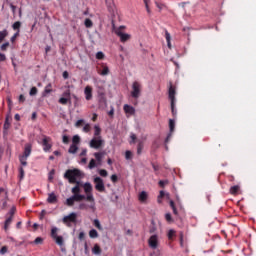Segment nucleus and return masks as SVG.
<instances>
[{
	"mask_svg": "<svg viewBox=\"0 0 256 256\" xmlns=\"http://www.w3.org/2000/svg\"><path fill=\"white\" fill-rule=\"evenodd\" d=\"M85 27L90 28L93 27V21L91 19L87 18L84 22Z\"/></svg>",
	"mask_w": 256,
	"mask_h": 256,
	"instance_id": "nucleus-33",
	"label": "nucleus"
},
{
	"mask_svg": "<svg viewBox=\"0 0 256 256\" xmlns=\"http://www.w3.org/2000/svg\"><path fill=\"white\" fill-rule=\"evenodd\" d=\"M81 187H83L82 183H78L71 189V193H73L72 197H74V201H83L87 199V196L80 194L81 193Z\"/></svg>",
	"mask_w": 256,
	"mask_h": 256,
	"instance_id": "nucleus-3",
	"label": "nucleus"
},
{
	"mask_svg": "<svg viewBox=\"0 0 256 256\" xmlns=\"http://www.w3.org/2000/svg\"><path fill=\"white\" fill-rule=\"evenodd\" d=\"M6 59H7V57L5 56V54L0 53V62L5 61Z\"/></svg>",
	"mask_w": 256,
	"mask_h": 256,
	"instance_id": "nucleus-64",
	"label": "nucleus"
},
{
	"mask_svg": "<svg viewBox=\"0 0 256 256\" xmlns=\"http://www.w3.org/2000/svg\"><path fill=\"white\" fill-rule=\"evenodd\" d=\"M105 57V54L103 52H97L96 59H103Z\"/></svg>",
	"mask_w": 256,
	"mask_h": 256,
	"instance_id": "nucleus-53",
	"label": "nucleus"
},
{
	"mask_svg": "<svg viewBox=\"0 0 256 256\" xmlns=\"http://www.w3.org/2000/svg\"><path fill=\"white\" fill-rule=\"evenodd\" d=\"M150 233H155L157 231V227H155V224L152 222V226L150 227Z\"/></svg>",
	"mask_w": 256,
	"mask_h": 256,
	"instance_id": "nucleus-58",
	"label": "nucleus"
},
{
	"mask_svg": "<svg viewBox=\"0 0 256 256\" xmlns=\"http://www.w3.org/2000/svg\"><path fill=\"white\" fill-rule=\"evenodd\" d=\"M16 211H17V208H16L15 206H13V207L10 209L9 213H8L9 217H13V216L15 215V212H16Z\"/></svg>",
	"mask_w": 256,
	"mask_h": 256,
	"instance_id": "nucleus-40",
	"label": "nucleus"
},
{
	"mask_svg": "<svg viewBox=\"0 0 256 256\" xmlns=\"http://www.w3.org/2000/svg\"><path fill=\"white\" fill-rule=\"evenodd\" d=\"M92 253L94 255H101V248L99 247V245H95L92 249Z\"/></svg>",
	"mask_w": 256,
	"mask_h": 256,
	"instance_id": "nucleus-27",
	"label": "nucleus"
},
{
	"mask_svg": "<svg viewBox=\"0 0 256 256\" xmlns=\"http://www.w3.org/2000/svg\"><path fill=\"white\" fill-rule=\"evenodd\" d=\"M83 131H84V133H89V131H91V125L86 124V125L83 127Z\"/></svg>",
	"mask_w": 256,
	"mask_h": 256,
	"instance_id": "nucleus-46",
	"label": "nucleus"
},
{
	"mask_svg": "<svg viewBox=\"0 0 256 256\" xmlns=\"http://www.w3.org/2000/svg\"><path fill=\"white\" fill-rule=\"evenodd\" d=\"M62 141L65 144L69 143V137L64 135L63 138H62Z\"/></svg>",
	"mask_w": 256,
	"mask_h": 256,
	"instance_id": "nucleus-61",
	"label": "nucleus"
},
{
	"mask_svg": "<svg viewBox=\"0 0 256 256\" xmlns=\"http://www.w3.org/2000/svg\"><path fill=\"white\" fill-rule=\"evenodd\" d=\"M103 145H105V140L101 136L94 137L89 143L91 149H101Z\"/></svg>",
	"mask_w": 256,
	"mask_h": 256,
	"instance_id": "nucleus-5",
	"label": "nucleus"
},
{
	"mask_svg": "<svg viewBox=\"0 0 256 256\" xmlns=\"http://www.w3.org/2000/svg\"><path fill=\"white\" fill-rule=\"evenodd\" d=\"M94 226L96 229H99V231H103V226H101V222H99V219L94 220Z\"/></svg>",
	"mask_w": 256,
	"mask_h": 256,
	"instance_id": "nucleus-30",
	"label": "nucleus"
},
{
	"mask_svg": "<svg viewBox=\"0 0 256 256\" xmlns=\"http://www.w3.org/2000/svg\"><path fill=\"white\" fill-rule=\"evenodd\" d=\"M62 221L65 225L71 227V223H77V213L72 212L69 215L64 216Z\"/></svg>",
	"mask_w": 256,
	"mask_h": 256,
	"instance_id": "nucleus-7",
	"label": "nucleus"
},
{
	"mask_svg": "<svg viewBox=\"0 0 256 256\" xmlns=\"http://www.w3.org/2000/svg\"><path fill=\"white\" fill-rule=\"evenodd\" d=\"M51 84H48L46 87H45V89H44V92L45 93H51L53 90L51 89Z\"/></svg>",
	"mask_w": 256,
	"mask_h": 256,
	"instance_id": "nucleus-49",
	"label": "nucleus"
},
{
	"mask_svg": "<svg viewBox=\"0 0 256 256\" xmlns=\"http://www.w3.org/2000/svg\"><path fill=\"white\" fill-rule=\"evenodd\" d=\"M79 209H81V210H83V209H89V205L87 206V204L81 203V204H79Z\"/></svg>",
	"mask_w": 256,
	"mask_h": 256,
	"instance_id": "nucleus-56",
	"label": "nucleus"
},
{
	"mask_svg": "<svg viewBox=\"0 0 256 256\" xmlns=\"http://www.w3.org/2000/svg\"><path fill=\"white\" fill-rule=\"evenodd\" d=\"M106 1V7L110 13L115 11V2L113 0H105Z\"/></svg>",
	"mask_w": 256,
	"mask_h": 256,
	"instance_id": "nucleus-17",
	"label": "nucleus"
},
{
	"mask_svg": "<svg viewBox=\"0 0 256 256\" xmlns=\"http://www.w3.org/2000/svg\"><path fill=\"white\" fill-rule=\"evenodd\" d=\"M169 128L171 133L175 131V121L173 119L169 120ZM171 133H169V135L167 136L166 143H169V139H171Z\"/></svg>",
	"mask_w": 256,
	"mask_h": 256,
	"instance_id": "nucleus-15",
	"label": "nucleus"
},
{
	"mask_svg": "<svg viewBox=\"0 0 256 256\" xmlns=\"http://www.w3.org/2000/svg\"><path fill=\"white\" fill-rule=\"evenodd\" d=\"M64 178L68 179L69 183L78 185L83 179V172L79 169H69L65 172Z\"/></svg>",
	"mask_w": 256,
	"mask_h": 256,
	"instance_id": "nucleus-1",
	"label": "nucleus"
},
{
	"mask_svg": "<svg viewBox=\"0 0 256 256\" xmlns=\"http://www.w3.org/2000/svg\"><path fill=\"white\" fill-rule=\"evenodd\" d=\"M172 115L175 117L177 115V109L175 108V102H171Z\"/></svg>",
	"mask_w": 256,
	"mask_h": 256,
	"instance_id": "nucleus-34",
	"label": "nucleus"
},
{
	"mask_svg": "<svg viewBox=\"0 0 256 256\" xmlns=\"http://www.w3.org/2000/svg\"><path fill=\"white\" fill-rule=\"evenodd\" d=\"M78 239H80V241H83V239H85V232H80L78 235Z\"/></svg>",
	"mask_w": 256,
	"mask_h": 256,
	"instance_id": "nucleus-59",
	"label": "nucleus"
},
{
	"mask_svg": "<svg viewBox=\"0 0 256 256\" xmlns=\"http://www.w3.org/2000/svg\"><path fill=\"white\" fill-rule=\"evenodd\" d=\"M51 138L47 137V136H43L42 139V146H43V151H45V153H47V151L51 150Z\"/></svg>",
	"mask_w": 256,
	"mask_h": 256,
	"instance_id": "nucleus-11",
	"label": "nucleus"
},
{
	"mask_svg": "<svg viewBox=\"0 0 256 256\" xmlns=\"http://www.w3.org/2000/svg\"><path fill=\"white\" fill-rule=\"evenodd\" d=\"M111 181H112V183H117V175L113 174L111 176Z\"/></svg>",
	"mask_w": 256,
	"mask_h": 256,
	"instance_id": "nucleus-63",
	"label": "nucleus"
},
{
	"mask_svg": "<svg viewBox=\"0 0 256 256\" xmlns=\"http://www.w3.org/2000/svg\"><path fill=\"white\" fill-rule=\"evenodd\" d=\"M155 5H156V7L159 8V11H162V9H165V4H161V3L156 1Z\"/></svg>",
	"mask_w": 256,
	"mask_h": 256,
	"instance_id": "nucleus-47",
	"label": "nucleus"
},
{
	"mask_svg": "<svg viewBox=\"0 0 256 256\" xmlns=\"http://www.w3.org/2000/svg\"><path fill=\"white\" fill-rule=\"evenodd\" d=\"M239 191V186L238 185H236V186H232L231 188H230V193L232 194V195H236V193Z\"/></svg>",
	"mask_w": 256,
	"mask_h": 256,
	"instance_id": "nucleus-31",
	"label": "nucleus"
},
{
	"mask_svg": "<svg viewBox=\"0 0 256 256\" xmlns=\"http://www.w3.org/2000/svg\"><path fill=\"white\" fill-rule=\"evenodd\" d=\"M132 157H133V152L127 150V151L125 152V159L129 160V159H131Z\"/></svg>",
	"mask_w": 256,
	"mask_h": 256,
	"instance_id": "nucleus-39",
	"label": "nucleus"
},
{
	"mask_svg": "<svg viewBox=\"0 0 256 256\" xmlns=\"http://www.w3.org/2000/svg\"><path fill=\"white\" fill-rule=\"evenodd\" d=\"M165 219L168 221V223H171L173 221V218L171 217V213L165 214Z\"/></svg>",
	"mask_w": 256,
	"mask_h": 256,
	"instance_id": "nucleus-44",
	"label": "nucleus"
},
{
	"mask_svg": "<svg viewBox=\"0 0 256 256\" xmlns=\"http://www.w3.org/2000/svg\"><path fill=\"white\" fill-rule=\"evenodd\" d=\"M57 231H59L58 227H52L51 229V237L54 238L57 245L62 247L63 245V236L57 235Z\"/></svg>",
	"mask_w": 256,
	"mask_h": 256,
	"instance_id": "nucleus-8",
	"label": "nucleus"
},
{
	"mask_svg": "<svg viewBox=\"0 0 256 256\" xmlns=\"http://www.w3.org/2000/svg\"><path fill=\"white\" fill-rule=\"evenodd\" d=\"M89 237L90 239H97V237H99V232H97L95 229H92L89 231Z\"/></svg>",
	"mask_w": 256,
	"mask_h": 256,
	"instance_id": "nucleus-23",
	"label": "nucleus"
},
{
	"mask_svg": "<svg viewBox=\"0 0 256 256\" xmlns=\"http://www.w3.org/2000/svg\"><path fill=\"white\" fill-rule=\"evenodd\" d=\"M78 150H79V147H77V144H72L68 150V153L75 155V153H77Z\"/></svg>",
	"mask_w": 256,
	"mask_h": 256,
	"instance_id": "nucleus-22",
	"label": "nucleus"
},
{
	"mask_svg": "<svg viewBox=\"0 0 256 256\" xmlns=\"http://www.w3.org/2000/svg\"><path fill=\"white\" fill-rule=\"evenodd\" d=\"M99 175H101V177H107V175H108L107 170H105V169L100 170Z\"/></svg>",
	"mask_w": 256,
	"mask_h": 256,
	"instance_id": "nucleus-50",
	"label": "nucleus"
},
{
	"mask_svg": "<svg viewBox=\"0 0 256 256\" xmlns=\"http://www.w3.org/2000/svg\"><path fill=\"white\" fill-rule=\"evenodd\" d=\"M82 123H83V119L78 120V121L75 123V127H81Z\"/></svg>",
	"mask_w": 256,
	"mask_h": 256,
	"instance_id": "nucleus-62",
	"label": "nucleus"
},
{
	"mask_svg": "<svg viewBox=\"0 0 256 256\" xmlns=\"http://www.w3.org/2000/svg\"><path fill=\"white\" fill-rule=\"evenodd\" d=\"M143 141H145V138L138 139V146H137L138 155H141V153H143V147H144Z\"/></svg>",
	"mask_w": 256,
	"mask_h": 256,
	"instance_id": "nucleus-19",
	"label": "nucleus"
},
{
	"mask_svg": "<svg viewBox=\"0 0 256 256\" xmlns=\"http://www.w3.org/2000/svg\"><path fill=\"white\" fill-rule=\"evenodd\" d=\"M124 111L125 113H127V115H135V108L128 104L124 105Z\"/></svg>",
	"mask_w": 256,
	"mask_h": 256,
	"instance_id": "nucleus-16",
	"label": "nucleus"
},
{
	"mask_svg": "<svg viewBox=\"0 0 256 256\" xmlns=\"http://www.w3.org/2000/svg\"><path fill=\"white\" fill-rule=\"evenodd\" d=\"M53 175H55V170H51L49 172V176H48L49 181H53Z\"/></svg>",
	"mask_w": 256,
	"mask_h": 256,
	"instance_id": "nucleus-55",
	"label": "nucleus"
},
{
	"mask_svg": "<svg viewBox=\"0 0 256 256\" xmlns=\"http://www.w3.org/2000/svg\"><path fill=\"white\" fill-rule=\"evenodd\" d=\"M12 222H13V216H9L5 221V225H4L5 231L9 229V225H11Z\"/></svg>",
	"mask_w": 256,
	"mask_h": 256,
	"instance_id": "nucleus-24",
	"label": "nucleus"
},
{
	"mask_svg": "<svg viewBox=\"0 0 256 256\" xmlns=\"http://www.w3.org/2000/svg\"><path fill=\"white\" fill-rule=\"evenodd\" d=\"M84 95L86 101H91L93 99V88H91V86H86L84 89Z\"/></svg>",
	"mask_w": 256,
	"mask_h": 256,
	"instance_id": "nucleus-12",
	"label": "nucleus"
},
{
	"mask_svg": "<svg viewBox=\"0 0 256 256\" xmlns=\"http://www.w3.org/2000/svg\"><path fill=\"white\" fill-rule=\"evenodd\" d=\"M84 191L86 193V201L90 202L89 209H92V211H95V197H93V186L91 183L86 182L84 185Z\"/></svg>",
	"mask_w": 256,
	"mask_h": 256,
	"instance_id": "nucleus-2",
	"label": "nucleus"
},
{
	"mask_svg": "<svg viewBox=\"0 0 256 256\" xmlns=\"http://www.w3.org/2000/svg\"><path fill=\"white\" fill-rule=\"evenodd\" d=\"M161 197H167V199H169V193H165L164 191H160L159 199H161Z\"/></svg>",
	"mask_w": 256,
	"mask_h": 256,
	"instance_id": "nucleus-51",
	"label": "nucleus"
},
{
	"mask_svg": "<svg viewBox=\"0 0 256 256\" xmlns=\"http://www.w3.org/2000/svg\"><path fill=\"white\" fill-rule=\"evenodd\" d=\"M34 243H36V245H39V244L43 243V238L37 237V238L34 240Z\"/></svg>",
	"mask_w": 256,
	"mask_h": 256,
	"instance_id": "nucleus-54",
	"label": "nucleus"
},
{
	"mask_svg": "<svg viewBox=\"0 0 256 256\" xmlns=\"http://www.w3.org/2000/svg\"><path fill=\"white\" fill-rule=\"evenodd\" d=\"M7 35H9L7 30L0 31V43L5 40V37H7Z\"/></svg>",
	"mask_w": 256,
	"mask_h": 256,
	"instance_id": "nucleus-29",
	"label": "nucleus"
},
{
	"mask_svg": "<svg viewBox=\"0 0 256 256\" xmlns=\"http://www.w3.org/2000/svg\"><path fill=\"white\" fill-rule=\"evenodd\" d=\"M7 251H8L7 246H3V247L1 248V250H0V253H1V255H5V253H7Z\"/></svg>",
	"mask_w": 256,
	"mask_h": 256,
	"instance_id": "nucleus-57",
	"label": "nucleus"
},
{
	"mask_svg": "<svg viewBox=\"0 0 256 256\" xmlns=\"http://www.w3.org/2000/svg\"><path fill=\"white\" fill-rule=\"evenodd\" d=\"M13 29L17 31V29L21 28V22L17 21L12 25Z\"/></svg>",
	"mask_w": 256,
	"mask_h": 256,
	"instance_id": "nucleus-41",
	"label": "nucleus"
},
{
	"mask_svg": "<svg viewBox=\"0 0 256 256\" xmlns=\"http://www.w3.org/2000/svg\"><path fill=\"white\" fill-rule=\"evenodd\" d=\"M63 98L71 100V91L67 90L62 94Z\"/></svg>",
	"mask_w": 256,
	"mask_h": 256,
	"instance_id": "nucleus-36",
	"label": "nucleus"
},
{
	"mask_svg": "<svg viewBox=\"0 0 256 256\" xmlns=\"http://www.w3.org/2000/svg\"><path fill=\"white\" fill-rule=\"evenodd\" d=\"M116 35L120 37V41H122V43H125V41H129L131 39V35L123 33L121 30H116Z\"/></svg>",
	"mask_w": 256,
	"mask_h": 256,
	"instance_id": "nucleus-13",
	"label": "nucleus"
},
{
	"mask_svg": "<svg viewBox=\"0 0 256 256\" xmlns=\"http://www.w3.org/2000/svg\"><path fill=\"white\" fill-rule=\"evenodd\" d=\"M66 205H68V207H73V205H75V198L71 196L70 198L66 199Z\"/></svg>",
	"mask_w": 256,
	"mask_h": 256,
	"instance_id": "nucleus-26",
	"label": "nucleus"
},
{
	"mask_svg": "<svg viewBox=\"0 0 256 256\" xmlns=\"http://www.w3.org/2000/svg\"><path fill=\"white\" fill-rule=\"evenodd\" d=\"M89 169H95V167H97V164L95 162V159H91L89 162Z\"/></svg>",
	"mask_w": 256,
	"mask_h": 256,
	"instance_id": "nucleus-35",
	"label": "nucleus"
},
{
	"mask_svg": "<svg viewBox=\"0 0 256 256\" xmlns=\"http://www.w3.org/2000/svg\"><path fill=\"white\" fill-rule=\"evenodd\" d=\"M165 38L167 41L168 48L171 49V34L167 30L165 31Z\"/></svg>",
	"mask_w": 256,
	"mask_h": 256,
	"instance_id": "nucleus-25",
	"label": "nucleus"
},
{
	"mask_svg": "<svg viewBox=\"0 0 256 256\" xmlns=\"http://www.w3.org/2000/svg\"><path fill=\"white\" fill-rule=\"evenodd\" d=\"M19 103H25V96L23 94L19 96Z\"/></svg>",
	"mask_w": 256,
	"mask_h": 256,
	"instance_id": "nucleus-60",
	"label": "nucleus"
},
{
	"mask_svg": "<svg viewBox=\"0 0 256 256\" xmlns=\"http://www.w3.org/2000/svg\"><path fill=\"white\" fill-rule=\"evenodd\" d=\"M148 245L151 249H159V236L157 234L152 235L148 239Z\"/></svg>",
	"mask_w": 256,
	"mask_h": 256,
	"instance_id": "nucleus-9",
	"label": "nucleus"
},
{
	"mask_svg": "<svg viewBox=\"0 0 256 256\" xmlns=\"http://www.w3.org/2000/svg\"><path fill=\"white\" fill-rule=\"evenodd\" d=\"M175 237V230H169L168 232V239H173Z\"/></svg>",
	"mask_w": 256,
	"mask_h": 256,
	"instance_id": "nucleus-43",
	"label": "nucleus"
},
{
	"mask_svg": "<svg viewBox=\"0 0 256 256\" xmlns=\"http://www.w3.org/2000/svg\"><path fill=\"white\" fill-rule=\"evenodd\" d=\"M29 95H31V96L37 95V87H32L29 92Z\"/></svg>",
	"mask_w": 256,
	"mask_h": 256,
	"instance_id": "nucleus-48",
	"label": "nucleus"
},
{
	"mask_svg": "<svg viewBox=\"0 0 256 256\" xmlns=\"http://www.w3.org/2000/svg\"><path fill=\"white\" fill-rule=\"evenodd\" d=\"M31 149V144H26L24 148V154L19 158L20 163L21 165H23V167L27 166V158L29 157V155H31Z\"/></svg>",
	"mask_w": 256,
	"mask_h": 256,
	"instance_id": "nucleus-6",
	"label": "nucleus"
},
{
	"mask_svg": "<svg viewBox=\"0 0 256 256\" xmlns=\"http://www.w3.org/2000/svg\"><path fill=\"white\" fill-rule=\"evenodd\" d=\"M144 3H145V7H146V10H147V13H151V9H149V0H143Z\"/></svg>",
	"mask_w": 256,
	"mask_h": 256,
	"instance_id": "nucleus-52",
	"label": "nucleus"
},
{
	"mask_svg": "<svg viewBox=\"0 0 256 256\" xmlns=\"http://www.w3.org/2000/svg\"><path fill=\"white\" fill-rule=\"evenodd\" d=\"M69 101H70V100H69L68 98H63V97H62V98L59 99L58 102H59L61 105H67V103H69Z\"/></svg>",
	"mask_w": 256,
	"mask_h": 256,
	"instance_id": "nucleus-37",
	"label": "nucleus"
},
{
	"mask_svg": "<svg viewBox=\"0 0 256 256\" xmlns=\"http://www.w3.org/2000/svg\"><path fill=\"white\" fill-rule=\"evenodd\" d=\"M94 136L95 137H101V128L98 125L94 126Z\"/></svg>",
	"mask_w": 256,
	"mask_h": 256,
	"instance_id": "nucleus-28",
	"label": "nucleus"
},
{
	"mask_svg": "<svg viewBox=\"0 0 256 256\" xmlns=\"http://www.w3.org/2000/svg\"><path fill=\"white\" fill-rule=\"evenodd\" d=\"M73 145H77V143H79V141H81V138L79 137V135H75L73 136Z\"/></svg>",
	"mask_w": 256,
	"mask_h": 256,
	"instance_id": "nucleus-38",
	"label": "nucleus"
},
{
	"mask_svg": "<svg viewBox=\"0 0 256 256\" xmlns=\"http://www.w3.org/2000/svg\"><path fill=\"white\" fill-rule=\"evenodd\" d=\"M130 139H132L130 141V144L135 143V141H137V136L134 133H131L130 134Z\"/></svg>",
	"mask_w": 256,
	"mask_h": 256,
	"instance_id": "nucleus-45",
	"label": "nucleus"
},
{
	"mask_svg": "<svg viewBox=\"0 0 256 256\" xmlns=\"http://www.w3.org/2000/svg\"><path fill=\"white\" fill-rule=\"evenodd\" d=\"M94 183L96 191H99L100 193H103V191H105V183L103 182V179H101V177L94 178Z\"/></svg>",
	"mask_w": 256,
	"mask_h": 256,
	"instance_id": "nucleus-10",
	"label": "nucleus"
},
{
	"mask_svg": "<svg viewBox=\"0 0 256 256\" xmlns=\"http://www.w3.org/2000/svg\"><path fill=\"white\" fill-rule=\"evenodd\" d=\"M147 199H149V194L146 191H142L138 194V201H140V203H147Z\"/></svg>",
	"mask_w": 256,
	"mask_h": 256,
	"instance_id": "nucleus-14",
	"label": "nucleus"
},
{
	"mask_svg": "<svg viewBox=\"0 0 256 256\" xmlns=\"http://www.w3.org/2000/svg\"><path fill=\"white\" fill-rule=\"evenodd\" d=\"M57 201V195H55V193H50L48 194V198H47V202L48 203H55Z\"/></svg>",
	"mask_w": 256,
	"mask_h": 256,
	"instance_id": "nucleus-21",
	"label": "nucleus"
},
{
	"mask_svg": "<svg viewBox=\"0 0 256 256\" xmlns=\"http://www.w3.org/2000/svg\"><path fill=\"white\" fill-rule=\"evenodd\" d=\"M94 157L100 163V161L103 159V153L96 152L94 153Z\"/></svg>",
	"mask_w": 256,
	"mask_h": 256,
	"instance_id": "nucleus-32",
	"label": "nucleus"
},
{
	"mask_svg": "<svg viewBox=\"0 0 256 256\" xmlns=\"http://www.w3.org/2000/svg\"><path fill=\"white\" fill-rule=\"evenodd\" d=\"M169 99L171 103H175V88H173V86L169 88Z\"/></svg>",
	"mask_w": 256,
	"mask_h": 256,
	"instance_id": "nucleus-20",
	"label": "nucleus"
},
{
	"mask_svg": "<svg viewBox=\"0 0 256 256\" xmlns=\"http://www.w3.org/2000/svg\"><path fill=\"white\" fill-rule=\"evenodd\" d=\"M98 74L101 75L102 77L109 75V67L102 65V70H98Z\"/></svg>",
	"mask_w": 256,
	"mask_h": 256,
	"instance_id": "nucleus-18",
	"label": "nucleus"
},
{
	"mask_svg": "<svg viewBox=\"0 0 256 256\" xmlns=\"http://www.w3.org/2000/svg\"><path fill=\"white\" fill-rule=\"evenodd\" d=\"M143 89V86L138 81H135L132 83V91H131V97L133 99H139L141 97V91Z\"/></svg>",
	"mask_w": 256,
	"mask_h": 256,
	"instance_id": "nucleus-4",
	"label": "nucleus"
},
{
	"mask_svg": "<svg viewBox=\"0 0 256 256\" xmlns=\"http://www.w3.org/2000/svg\"><path fill=\"white\" fill-rule=\"evenodd\" d=\"M9 47V42H6L0 46L1 51H7V48Z\"/></svg>",
	"mask_w": 256,
	"mask_h": 256,
	"instance_id": "nucleus-42",
	"label": "nucleus"
}]
</instances>
